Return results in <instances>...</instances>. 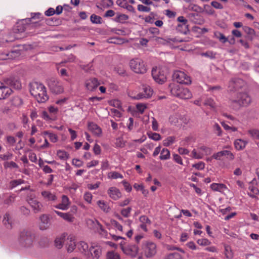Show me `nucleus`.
<instances>
[{
    "label": "nucleus",
    "mask_w": 259,
    "mask_h": 259,
    "mask_svg": "<svg viewBox=\"0 0 259 259\" xmlns=\"http://www.w3.org/2000/svg\"><path fill=\"white\" fill-rule=\"evenodd\" d=\"M251 103V98L246 92H238L229 100L230 107L235 111L248 106Z\"/></svg>",
    "instance_id": "f257e3e1"
},
{
    "label": "nucleus",
    "mask_w": 259,
    "mask_h": 259,
    "mask_svg": "<svg viewBox=\"0 0 259 259\" xmlns=\"http://www.w3.org/2000/svg\"><path fill=\"white\" fill-rule=\"evenodd\" d=\"M29 91L31 95L39 103H45L49 97L46 87L39 82L33 81L29 83Z\"/></svg>",
    "instance_id": "f03ea898"
},
{
    "label": "nucleus",
    "mask_w": 259,
    "mask_h": 259,
    "mask_svg": "<svg viewBox=\"0 0 259 259\" xmlns=\"http://www.w3.org/2000/svg\"><path fill=\"white\" fill-rule=\"evenodd\" d=\"M171 95L182 99H189L192 98V94L187 88L175 84L171 83L169 85Z\"/></svg>",
    "instance_id": "7ed1b4c3"
},
{
    "label": "nucleus",
    "mask_w": 259,
    "mask_h": 259,
    "mask_svg": "<svg viewBox=\"0 0 259 259\" xmlns=\"http://www.w3.org/2000/svg\"><path fill=\"white\" fill-rule=\"evenodd\" d=\"M35 235L31 231L24 229L19 232L18 242L20 245L24 247H29L32 244Z\"/></svg>",
    "instance_id": "20e7f679"
},
{
    "label": "nucleus",
    "mask_w": 259,
    "mask_h": 259,
    "mask_svg": "<svg viewBox=\"0 0 259 259\" xmlns=\"http://www.w3.org/2000/svg\"><path fill=\"white\" fill-rule=\"evenodd\" d=\"M130 67L132 70L138 74H144L147 71V66L140 58H135L130 60Z\"/></svg>",
    "instance_id": "39448f33"
},
{
    "label": "nucleus",
    "mask_w": 259,
    "mask_h": 259,
    "mask_svg": "<svg viewBox=\"0 0 259 259\" xmlns=\"http://www.w3.org/2000/svg\"><path fill=\"white\" fill-rule=\"evenodd\" d=\"M211 153V149L206 146L199 145L197 149H194L190 156L193 158L200 159L203 158L205 155H209Z\"/></svg>",
    "instance_id": "423d86ee"
},
{
    "label": "nucleus",
    "mask_w": 259,
    "mask_h": 259,
    "mask_svg": "<svg viewBox=\"0 0 259 259\" xmlns=\"http://www.w3.org/2000/svg\"><path fill=\"white\" fill-rule=\"evenodd\" d=\"M120 247L124 254L132 257H136L139 251L137 245L132 244H126L124 240L120 242Z\"/></svg>",
    "instance_id": "0eeeda50"
},
{
    "label": "nucleus",
    "mask_w": 259,
    "mask_h": 259,
    "mask_svg": "<svg viewBox=\"0 0 259 259\" xmlns=\"http://www.w3.org/2000/svg\"><path fill=\"white\" fill-rule=\"evenodd\" d=\"M142 251L147 258L152 257L157 252L156 245L152 242H146L142 246Z\"/></svg>",
    "instance_id": "6e6552de"
},
{
    "label": "nucleus",
    "mask_w": 259,
    "mask_h": 259,
    "mask_svg": "<svg viewBox=\"0 0 259 259\" xmlns=\"http://www.w3.org/2000/svg\"><path fill=\"white\" fill-rule=\"evenodd\" d=\"M153 92L151 88L149 87H145L143 89V91L139 94L136 95L134 92H130L129 96L134 99L140 100L142 99H147L151 97Z\"/></svg>",
    "instance_id": "1a4fd4ad"
},
{
    "label": "nucleus",
    "mask_w": 259,
    "mask_h": 259,
    "mask_svg": "<svg viewBox=\"0 0 259 259\" xmlns=\"http://www.w3.org/2000/svg\"><path fill=\"white\" fill-rule=\"evenodd\" d=\"M174 79L179 83L190 84L191 79L190 76L182 71H176L173 75Z\"/></svg>",
    "instance_id": "9d476101"
},
{
    "label": "nucleus",
    "mask_w": 259,
    "mask_h": 259,
    "mask_svg": "<svg viewBox=\"0 0 259 259\" xmlns=\"http://www.w3.org/2000/svg\"><path fill=\"white\" fill-rule=\"evenodd\" d=\"M152 75L154 80L159 84H162L166 80V74L159 68H153L152 70Z\"/></svg>",
    "instance_id": "9b49d317"
},
{
    "label": "nucleus",
    "mask_w": 259,
    "mask_h": 259,
    "mask_svg": "<svg viewBox=\"0 0 259 259\" xmlns=\"http://www.w3.org/2000/svg\"><path fill=\"white\" fill-rule=\"evenodd\" d=\"M49 86L50 90L54 94H59L64 91L62 83L55 79H51L49 82Z\"/></svg>",
    "instance_id": "f8f14e48"
},
{
    "label": "nucleus",
    "mask_w": 259,
    "mask_h": 259,
    "mask_svg": "<svg viewBox=\"0 0 259 259\" xmlns=\"http://www.w3.org/2000/svg\"><path fill=\"white\" fill-rule=\"evenodd\" d=\"M100 84V83L96 78H91L87 79L84 82L86 89L90 92L95 91Z\"/></svg>",
    "instance_id": "ddd939ff"
},
{
    "label": "nucleus",
    "mask_w": 259,
    "mask_h": 259,
    "mask_svg": "<svg viewBox=\"0 0 259 259\" xmlns=\"http://www.w3.org/2000/svg\"><path fill=\"white\" fill-rule=\"evenodd\" d=\"M28 203L32 208L34 213L41 211L43 205L42 203L35 198H30L27 199Z\"/></svg>",
    "instance_id": "4468645a"
},
{
    "label": "nucleus",
    "mask_w": 259,
    "mask_h": 259,
    "mask_svg": "<svg viewBox=\"0 0 259 259\" xmlns=\"http://www.w3.org/2000/svg\"><path fill=\"white\" fill-rule=\"evenodd\" d=\"M223 157H226L230 160H233L234 158L233 154L228 150H223L214 153L212 155L213 158L216 160H221Z\"/></svg>",
    "instance_id": "2eb2a0df"
},
{
    "label": "nucleus",
    "mask_w": 259,
    "mask_h": 259,
    "mask_svg": "<svg viewBox=\"0 0 259 259\" xmlns=\"http://www.w3.org/2000/svg\"><path fill=\"white\" fill-rule=\"evenodd\" d=\"M102 253L100 246L98 245L91 246L89 248L88 257L91 256L93 259H99Z\"/></svg>",
    "instance_id": "dca6fc26"
},
{
    "label": "nucleus",
    "mask_w": 259,
    "mask_h": 259,
    "mask_svg": "<svg viewBox=\"0 0 259 259\" xmlns=\"http://www.w3.org/2000/svg\"><path fill=\"white\" fill-rule=\"evenodd\" d=\"M39 228L41 230L48 229L50 225V218L48 215L43 214L39 217Z\"/></svg>",
    "instance_id": "f3484780"
},
{
    "label": "nucleus",
    "mask_w": 259,
    "mask_h": 259,
    "mask_svg": "<svg viewBox=\"0 0 259 259\" xmlns=\"http://www.w3.org/2000/svg\"><path fill=\"white\" fill-rule=\"evenodd\" d=\"M255 179L252 180L249 184L248 186V195L252 198H256L259 194V190L255 186Z\"/></svg>",
    "instance_id": "a211bd4d"
},
{
    "label": "nucleus",
    "mask_w": 259,
    "mask_h": 259,
    "mask_svg": "<svg viewBox=\"0 0 259 259\" xmlns=\"http://www.w3.org/2000/svg\"><path fill=\"white\" fill-rule=\"evenodd\" d=\"M12 93V90L0 82V100L8 98Z\"/></svg>",
    "instance_id": "6ab92c4d"
},
{
    "label": "nucleus",
    "mask_w": 259,
    "mask_h": 259,
    "mask_svg": "<svg viewBox=\"0 0 259 259\" xmlns=\"http://www.w3.org/2000/svg\"><path fill=\"white\" fill-rule=\"evenodd\" d=\"M107 193L109 197L114 200H117L121 197V193L119 190L114 187H110Z\"/></svg>",
    "instance_id": "aec40b11"
},
{
    "label": "nucleus",
    "mask_w": 259,
    "mask_h": 259,
    "mask_svg": "<svg viewBox=\"0 0 259 259\" xmlns=\"http://www.w3.org/2000/svg\"><path fill=\"white\" fill-rule=\"evenodd\" d=\"M66 245L68 252H71L73 251L76 246L74 236L70 235L68 236L66 240Z\"/></svg>",
    "instance_id": "412c9836"
},
{
    "label": "nucleus",
    "mask_w": 259,
    "mask_h": 259,
    "mask_svg": "<svg viewBox=\"0 0 259 259\" xmlns=\"http://www.w3.org/2000/svg\"><path fill=\"white\" fill-rule=\"evenodd\" d=\"M88 128L94 135L100 137L102 134L101 128L96 123L93 122L88 123Z\"/></svg>",
    "instance_id": "4be33fe9"
},
{
    "label": "nucleus",
    "mask_w": 259,
    "mask_h": 259,
    "mask_svg": "<svg viewBox=\"0 0 259 259\" xmlns=\"http://www.w3.org/2000/svg\"><path fill=\"white\" fill-rule=\"evenodd\" d=\"M243 81L241 79H235L231 80L229 83V88L232 91H237L241 87Z\"/></svg>",
    "instance_id": "5701e85b"
},
{
    "label": "nucleus",
    "mask_w": 259,
    "mask_h": 259,
    "mask_svg": "<svg viewBox=\"0 0 259 259\" xmlns=\"http://www.w3.org/2000/svg\"><path fill=\"white\" fill-rule=\"evenodd\" d=\"M55 212L67 222L72 223L74 221L75 218L69 212L64 213L57 210H55Z\"/></svg>",
    "instance_id": "b1692460"
},
{
    "label": "nucleus",
    "mask_w": 259,
    "mask_h": 259,
    "mask_svg": "<svg viewBox=\"0 0 259 259\" xmlns=\"http://www.w3.org/2000/svg\"><path fill=\"white\" fill-rule=\"evenodd\" d=\"M96 227L97 232L104 238H108V232L104 229L103 226L98 221L95 220Z\"/></svg>",
    "instance_id": "393cba45"
},
{
    "label": "nucleus",
    "mask_w": 259,
    "mask_h": 259,
    "mask_svg": "<svg viewBox=\"0 0 259 259\" xmlns=\"http://www.w3.org/2000/svg\"><path fill=\"white\" fill-rule=\"evenodd\" d=\"M247 143L248 142L246 140L238 139L235 140L234 145L235 149L237 150H242L245 148Z\"/></svg>",
    "instance_id": "a878e982"
},
{
    "label": "nucleus",
    "mask_w": 259,
    "mask_h": 259,
    "mask_svg": "<svg viewBox=\"0 0 259 259\" xmlns=\"http://www.w3.org/2000/svg\"><path fill=\"white\" fill-rule=\"evenodd\" d=\"M77 247L82 253H83L85 255H88L89 254V246L86 242L84 241L79 242L77 244Z\"/></svg>",
    "instance_id": "bb28decb"
},
{
    "label": "nucleus",
    "mask_w": 259,
    "mask_h": 259,
    "mask_svg": "<svg viewBox=\"0 0 259 259\" xmlns=\"http://www.w3.org/2000/svg\"><path fill=\"white\" fill-rule=\"evenodd\" d=\"M3 223L7 229H11L13 227V222L9 213H6L3 218Z\"/></svg>",
    "instance_id": "cd10ccee"
},
{
    "label": "nucleus",
    "mask_w": 259,
    "mask_h": 259,
    "mask_svg": "<svg viewBox=\"0 0 259 259\" xmlns=\"http://www.w3.org/2000/svg\"><path fill=\"white\" fill-rule=\"evenodd\" d=\"M41 195L47 201H55L57 199L56 196L49 191H42Z\"/></svg>",
    "instance_id": "c85d7f7f"
},
{
    "label": "nucleus",
    "mask_w": 259,
    "mask_h": 259,
    "mask_svg": "<svg viewBox=\"0 0 259 259\" xmlns=\"http://www.w3.org/2000/svg\"><path fill=\"white\" fill-rule=\"evenodd\" d=\"M97 205L104 212L108 213L110 210V208L106 202L104 200H99L97 202Z\"/></svg>",
    "instance_id": "c756f323"
},
{
    "label": "nucleus",
    "mask_w": 259,
    "mask_h": 259,
    "mask_svg": "<svg viewBox=\"0 0 259 259\" xmlns=\"http://www.w3.org/2000/svg\"><path fill=\"white\" fill-rule=\"evenodd\" d=\"M177 19L179 22L182 23V24H178L177 29L178 30L183 32V31L180 28L181 27H184L185 29H186L187 28V24L188 21L183 16H180Z\"/></svg>",
    "instance_id": "7c9ffc66"
},
{
    "label": "nucleus",
    "mask_w": 259,
    "mask_h": 259,
    "mask_svg": "<svg viewBox=\"0 0 259 259\" xmlns=\"http://www.w3.org/2000/svg\"><path fill=\"white\" fill-rule=\"evenodd\" d=\"M210 188L212 190L214 191L219 192H221V191H223L227 188L225 185L223 184L218 183H212L210 185Z\"/></svg>",
    "instance_id": "2f4dec72"
},
{
    "label": "nucleus",
    "mask_w": 259,
    "mask_h": 259,
    "mask_svg": "<svg viewBox=\"0 0 259 259\" xmlns=\"http://www.w3.org/2000/svg\"><path fill=\"white\" fill-rule=\"evenodd\" d=\"M106 259H121L120 254L113 250L109 251L106 253Z\"/></svg>",
    "instance_id": "473e14b6"
},
{
    "label": "nucleus",
    "mask_w": 259,
    "mask_h": 259,
    "mask_svg": "<svg viewBox=\"0 0 259 259\" xmlns=\"http://www.w3.org/2000/svg\"><path fill=\"white\" fill-rule=\"evenodd\" d=\"M170 151L166 148H163L160 153V159L161 160H167L170 158Z\"/></svg>",
    "instance_id": "72a5a7b5"
},
{
    "label": "nucleus",
    "mask_w": 259,
    "mask_h": 259,
    "mask_svg": "<svg viewBox=\"0 0 259 259\" xmlns=\"http://www.w3.org/2000/svg\"><path fill=\"white\" fill-rule=\"evenodd\" d=\"M57 156L63 160H66L69 158V154L64 150H59L57 152Z\"/></svg>",
    "instance_id": "f704fd0d"
},
{
    "label": "nucleus",
    "mask_w": 259,
    "mask_h": 259,
    "mask_svg": "<svg viewBox=\"0 0 259 259\" xmlns=\"http://www.w3.org/2000/svg\"><path fill=\"white\" fill-rule=\"evenodd\" d=\"M176 141V137L174 136H169L163 141V145L167 147L172 144Z\"/></svg>",
    "instance_id": "c9c22d12"
},
{
    "label": "nucleus",
    "mask_w": 259,
    "mask_h": 259,
    "mask_svg": "<svg viewBox=\"0 0 259 259\" xmlns=\"http://www.w3.org/2000/svg\"><path fill=\"white\" fill-rule=\"evenodd\" d=\"M180 119V115L177 113L171 115L169 118V122L173 124H177L179 123Z\"/></svg>",
    "instance_id": "e433bc0d"
},
{
    "label": "nucleus",
    "mask_w": 259,
    "mask_h": 259,
    "mask_svg": "<svg viewBox=\"0 0 259 259\" xmlns=\"http://www.w3.org/2000/svg\"><path fill=\"white\" fill-rule=\"evenodd\" d=\"M214 35L221 42L226 43L228 41V38L222 33L217 32L214 33Z\"/></svg>",
    "instance_id": "4c0bfd02"
},
{
    "label": "nucleus",
    "mask_w": 259,
    "mask_h": 259,
    "mask_svg": "<svg viewBox=\"0 0 259 259\" xmlns=\"http://www.w3.org/2000/svg\"><path fill=\"white\" fill-rule=\"evenodd\" d=\"M164 259H183L182 255L178 252L171 253L165 256Z\"/></svg>",
    "instance_id": "58836bf2"
},
{
    "label": "nucleus",
    "mask_w": 259,
    "mask_h": 259,
    "mask_svg": "<svg viewBox=\"0 0 259 259\" xmlns=\"http://www.w3.org/2000/svg\"><path fill=\"white\" fill-rule=\"evenodd\" d=\"M225 254L227 258L231 259L233 256V254L229 245H225Z\"/></svg>",
    "instance_id": "ea45409f"
},
{
    "label": "nucleus",
    "mask_w": 259,
    "mask_h": 259,
    "mask_svg": "<svg viewBox=\"0 0 259 259\" xmlns=\"http://www.w3.org/2000/svg\"><path fill=\"white\" fill-rule=\"evenodd\" d=\"M204 105L209 106L211 109H215L216 107L215 103L211 98H207L204 102Z\"/></svg>",
    "instance_id": "a19ab883"
},
{
    "label": "nucleus",
    "mask_w": 259,
    "mask_h": 259,
    "mask_svg": "<svg viewBox=\"0 0 259 259\" xmlns=\"http://www.w3.org/2000/svg\"><path fill=\"white\" fill-rule=\"evenodd\" d=\"M61 203L64 206V207L67 210L70 205V201L68 197L66 195H63L62 196V200Z\"/></svg>",
    "instance_id": "79ce46f5"
},
{
    "label": "nucleus",
    "mask_w": 259,
    "mask_h": 259,
    "mask_svg": "<svg viewBox=\"0 0 259 259\" xmlns=\"http://www.w3.org/2000/svg\"><path fill=\"white\" fill-rule=\"evenodd\" d=\"M108 177L112 179H122L123 176L117 171H112L108 174Z\"/></svg>",
    "instance_id": "37998d69"
},
{
    "label": "nucleus",
    "mask_w": 259,
    "mask_h": 259,
    "mask_svg": "<svg viewBox=\"0 0 259 259\" xmlns=\"http://www.w3.org/2000/svg\"><path fill=\"white\" fill-rule=\"evenodd\" d=\"M91 21L92 23L95 24L102 23V19L101 17L97 16L95 14H92L91 16Z\"/></svg>",
    "instance_id": "c03bdc74"
},
{
    "label": "nucleus",
    "mask_w": 259,
    "mask_h": 259,
    "mask_svg": "<svg viewBox=\"0 0 259 259\" xmlns=\"http://www.w3.org/2000/svg\"><path fill=\"white\" fill-rule=\"evenodd\" d=\"M93 195L90 192H86L83 195V199L88 203L91 204L92 202Z\"/></svg>",
    "instance_id": "a18cd8bd"
},
{
    "label": "nucleus",
    "mask_w": 259,
    "mask_h": 259,
    "mask_svg": "<svg viewBox=\"0 0 259 259\" xmlns=\"http://www.w3.org/2000/svg\"><path fill=\"white\" fill-rule=\"evenodd\" d=\"M128 19V17L125 14H120L116 17V21L120 23H124Z\"/></svg>",
    "instance_id": "49530a36"
},
{
    "label": "nucleus",
    "mask_w": 259,
    "mask_h": 259,
    "mask_svg": "<svg viewBox=\"0 0 259 259\" xmlns=\"http://www.w3.org/2000/svg\"><path fill=\"white\" fill-rule=\"evenodd\" d=\"M41 117L46 120H54L55 119V116L49 115L48 113L46 111H42Z\"/></svg>",
    "instance_id": "de8ad7c7"
},
{
    "label": "nucleus",
    "mask_w": 259,
    "mask_h": 259,
    "mask_svg": "<svg viewBox=\"0 0 259 259\" xmlns=\"http://www.w3.org/2000/svg\"><path fill=\"white\" fill-rule=\"evenodd\" d=\"M111 223L117 230L120 232L123 231L122 226L116 220H111Z\"/></svg>",
    "instance_id": "09e8293b"
},
{
    "label": "nucleus",
    "mask_w": 259,
    "mask_h": 259,
    "mask_svg": "<svg viewBox=\"0 0 259 259\" xmlns=\"http://www.w3.org/2000/svg\"><path fill=\"white\" fill-rule=\"evenodd\" d=\"M132 210V208L128 207L125 208H123L121 210V214L125 218H128L130 215V213Z\"/></svg>",
    "instance_id": "8fccbe9b"
},
{
    "label": "nucleus",
    "mask_w": 259,
    "mask_h": 259,
    "mask_svg": "<svg viewBox=\"0 0 259 259\" xmlns=\"http://www.w3.org/2000/svg\"><path fill=\"white\" fill-rule=\"evenodd\" d=\"M197 243L201 246H207L210 244L211 242L207 239H199L197 241Z\"/></svg>",
    "instance_id": "3c124183"
},
{
    "label": "nucleus",
    "mask_w": 259,
    "mask_h": 259,
    "mask_svg": "<svg viewBox=\"0 0 259 259\" xmlns=\"http://www.w3.org/2000/svg\"><path fill=\"white\" fill-rule=\"evenodd\" d=\"M192 167L197 170H202L205 167V163L202 161H200L197 163L193 164Z\"/></svg>",
    "instance_id": "603ef678"
},
{
    "label": "nucleus",
    "mask_w": 259,
    "mask_h": 259,
    "mask_svg": "<svg viewBox=\"0 0 259 259\" xmlns=\"http://www.w3.org/2000/svg\"><path fill=\"white\" fill-rule=\"evenodd\" d=\"M250 136L254 139H259V131L257 130L253 129L250 130L248 131Z\"/></svg>",
    "instance_id": "864d4df0"
},
{
    "label": "nucleus",
    "mask_w": 259,
    "mask_h": 259,
    "mask_svg": "<svg viewBox=\"0 0 259 259\" xmlns=\"http://www.w3.org/2000/svg\"><path fill=\"white\" fill-rule=\"evenodd\" d=\"M148 136L150 139L156 141L161 139V136L156 133H152L149 134H148Z\"/></svg>",
    "instance_id": "5fc2aeb1"
},
{
    "label": "nucleus",
    "mask_w": 259,
    "mask_h": 259,
    "mask_svg": "<svg viewBox=\"0 0 259 259\" xmlns=\"http://www.w3.org/2000/svg\"><path fill=\"white\" fill-rule=\"evenodd\" d=\"M173 160L177 163L183 165V162L182 157L177 154H173Z\"/></svg>",
    "instance_id": "6e6d98bb"
},
{
    "label": "nucleus",
    "mask_w": 259,
    "mask_h": 259,
    "mask_svg": "<svg viewBox=\"0 0 259 259\" xmlns=\"http://www.w3.org/2000/svg\"><path fill=\"white\" fill-rule=\"evenodd\" d=\"M5 82L11 86H14L15 88V86L16 85V80H15V78L14 77H10L6 78L5 80Z\"/></svg>",
    "instance_id": "4d7b16f0"
},
{
    "label": "nucleus",
    "mask_w": 259,
    "mask_h": 259,
    "mask_svg": "<svg viewBox=\"0 0 259 259\" xmlns=\"http://www.w3.org/2000/svg\"><path fill=\"white\" fill-rule=\"evenodd\" d=\"M139 220H140V222H141V223L146 224H148L149 225L151 224V221L146 215L141 216Z\"/></svg>",
    "instance_id": "13d9d810"
},
{
    "label": "nucleus",
    "mask_w": 259,
    "mask_h": 259,
    "mask_svg": "<svg viewBox=\"0 0 259 259\" xmlns=\"http://www.w3.org/2000/svg\"><path fill=\"white\" fill-rule=\"evenodd\" d=\"M213 130L215 132V133L218 136H222V130L220 127V126L219 125L218 123H215L213 125Z\"/></svg>",
    "instance_id": "bf43d9fd"
},
{
    "label": "nucleus",
    "mask_w": 259,
    "mask_h": 259,
    "mask_svg": "<svg viewBox=\"0 0 259 259\" xmlns=\"http://www.w3.org/2000/svg\"><path fill=\"white\" fill-rule=\"evenodd\" d=\"M72 164L77 167H80L83 165V162L78 159L74 158L72 159Z\"/></svg>",
    "instance_id": "052dcab7"
},
{
    "label": "nucleus",
    "mask_w": 259,
    "mask_h": 259,
    "mask_svg": "<svg viewBox=\"0 0 259 259\" xmlns=\"http://www.w3.org/2000/svg\"><path fill=\"white\" fill-rule=\"evenodd\" d=\"M4 166L5 168H15L16 167V163L15 162L13 161H6L4 163Z\"/></svg>",
    "instance_id": "680f3d73"
},
{
    "label": "nucleus",
    "mask_w": 259,
    "mask_h": 259,
    "mask_svg": "<svg viewBox=\"0 0 259 259\" xmlns=\"http://www.w3.org/2000/svg\"><path fill=\"white\" fill-rule=\"evenodd\" d=\"M12 157V154L9 152L6 154H3L0 155V158L3 160H8L11 159Z\"/></svg>",
    "instance_id": "e2e57ef3"
},
{
    "label": "nucleus",
    "mask_w": 259,
    "mask_h": 259,
    "mask_svg": "<svg viewBox=\"0 0 259 259\" xmlns=\"http://www.w3.org/2000/svg\"><path fill=\"white\" fill-rule=\"evenodd\" d=\"M121 183L123 184L124 188L126 191H127V192H130L132 191V186H131L128 182L125 180H123V181H122Z\"/></svg>",
    "instance_id": "0e129e2a"
},
{
    "label": "nucleus",
    "mask_w": 259,
    "mask_h": 259,
    "mask_svg": "<svg viewBox=\"0 0 259 259\" xmlns=\"http://www.w3.org/2000/svg\"><path fill=\"white\" fill-rule=\"evenodd\" d=\"M137 110L141 114H142L147 107L145 104H138L136 106Z\"/></svg>",
    "instance_id": "69168bd1"
},
{
    "label": "nucleus",
    "mask_w": 259,
    "mask_h": 259,
    "mask_svg": "<svg viewBox=\"0 0 259 259\" xmlns=\"http://www.w3.org/2000/svg\"><path fill=\"white\" fill-rule=\"evenodd\" d=\"M48 110H49L50 113L51 114V116H53L55 117L58 111V109L54 106L49 107L48 108Z\"/></svg>",
    "instance_id": "338daca9"
},
{
    "label": "nucleus",
    "mask_w": 259,
    "mask_h": 259,
    "mask_svg": "<svg viewBox=\"0 0 259 259\" xmlns=\"http://www.w3.org/2000/svg\"><path fill=\"white\" fill-rule=\"evenodd\" d=\"M243 29L248 35H252L254 34V30L249 27L244 26L243 27Z\"/></svg>",
    "instance_id": "774afa93"
}]
</instances>
